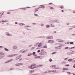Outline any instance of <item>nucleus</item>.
<instances>
[{
	"mask_svg": "<svg viewBox=\"0 0 75 75\" xmlns=\"http://www.w3.org/2000/svg\"><path fill=\"white\" fill-rule=\"evenodd\" d=\"M35 68V64L32 65L30 67V69H34V68Z\"/></svg>",
	"mask_w": 75,
	"mask_h": 75,
	"instance_id": "nucleus-1",
	"label": "nucleus"
},
{
	"mask_svg": "<svg viewBox=\"0 0 75 75\" xmlns=\"http://www.w3.org/2000/svg\"><path fill=\"white\" fill-rule=\"evenodd\" d=\"M23 65V63H17L15 64L16 66H19V65Z\"/></svg>",
	"mask_w": 75,
	"mask_h": 75,
	"instance_id": "nucleus-2",
	"label": "nucleus"
},
{
	"mask_svg": "<svg viewBox=\"0 0 75 75\" xmlns=\"http://www.w3.org/2000/svg\"><path fill=\"white\" fill-rule=\"evenodd\" d=\"M48 42L49 43H50V44H52V43H54V40H50L48 41Z\"/></svg>",
	"mask_w": 75,
	"mask_h": 75,
	"instance_id": "nucleus-3",
	"label": "nucleus"
},
{
	"mask_svg": "<svg viewBox=\"0 0 75 75\" xmlns=\"http://www.w3.org/2000/svg\"><path fill=\"white\" fill-rule=\"evenodd\" d=\"M57 41H58V42H63V40L61 39H57Z\"/></svg>",
	"mask_w": 75,
	"mask_h": 75,
	"instance_id": "nucleus-4",
	"label": "nucleus"
},
{
	"mask_svg": "<svg viewBox=\"0 0 75 75\" xmlns=\"http://www.w3.org/2000/svg\"><path fill=\"white\" fill-rule=\"evenodd\" d=\"M40 8H45V6L44 5H40Z\"/></svg>",
	"mask_w": 75,
	"mask_h": 75,
	"instance_id": "nucleus-5",
	"label": "nucleus"
},
{
	"mask_svg": "<svg viewBox=\"0 0 75 75\" xmlns=\"http://www.w3.org/2000/svg\"><path fill=\"white\" fill-rule=\"evenodd\" d=\"M12 59H10L9 60H8L7 61H6L5 63H8V62H11V61H12Z\"/></svg>",
	"mask_w": 75,
	"mask_h": 75,
	"instance_id": "nucleus-6",
	"label": "nucleus"
},
{
	"mask_svg": "<svg viewBox=\"0 0 75 75\" xmlns=\"http://www.w3.org/2000/svg\"><path fill=\"white\" fill-rule=\"evenodd\" d=\"M37 44L38 45V47H41L42 45L41 43H38Z\"/></svg>",
	"mask_w": 75,
	"mask_h": 75,
	"instance_id": "nucleus-7",
	"label": "nucleus"
},
{
	"mask_svg": "<svg viewBox=\"0 0 75 75\" xmlns=\"http://www.w3.org/2000/svg\"><path fill=\"white\" fill-rule=\"evenodd\" d=\"M21 57V56H18L16 58V59H19V58H20Z\"/></svg>",
	"mask_w": 75,
	"mask_h": 75,
	"instance_id": "nucleus-8",
	"label": "nucleus"
},
{
	"mask_svg": "<svg viewBox=\"0 0 75 75\" xmlns=\"http://www.w3.org/2000/svg\"><path fill=\"white\" fill-rule=\"evenodd\" d=\"M20 25H24L25 24L24 23H19Z\"/></svg>",
	"mask_w": 75,
	"mask_h": 75,
	"instance_id": "nucleus-9",
	"label": "nucleus"
},
{
	"mask_svg": "<svg viewBox=\"0 0 75 75\" xmlns=\"http://www.w3.org/2000/svg\"><path fill=\"white\" fill-rule=\"evenodd\" d=\"M13 48V49H14V50H15V49H16V48H17V46H14Z\"/></svg>",
	"mask_w": 75,
	"mask_h": 75,
	"instance_id": "nucleus-10",
	"label": "nucleus"
},
{
	"mask_svg": "<svg viewBox=\"0 0 75 75\" xmlns=\"http://www.w3.org/2000/svg\"><path fill=\"white\" fill-rule=\"evenodd\" d=\"M56 67V66L55 65H52V66H50V67H51V68H54V67Z\"/></svg>",
	"mask_w": 75,
	"mask_h": 75,
	"instance_id": "nucleus-11",
	"label": "nucleus"
},
{
	"mask_svg": "<svg viewBox=\"0 0 75 75\" xmlns=\"http://www.w3.org/2000/svg\"><path fill=\"white\" fill-rule=\"evenodd\" d=\"M53 38V37L52 36H49V39H52Z\"/></svg>",
	"mask_w": 75,
	"mask_h": 75,
	"instance_id": "nucleus-12",
	"label": "nucleus"
},
{
	"mask_svg": "<svg viewBox=\"0 0 75 75\" xmlns=\"http://www.w3.org/2000/svg\"><path fill=\"white\" fill-rule=\"evenodd\" d=\"M5 51H8V49L6 48H5Z\"/></svg>",
	"mask_w": 75,
	"mask_h": 75,
	"instance_id": "nucleus-13",
	"label": "nucleus"
},
{
	"mask_svg": "<svg viewBox=\"0 0 75 75\" xmlns=\"http://www.w3.org/2000/svg\"><path fill=\"white\" fill-rule=\"evenodd\" d=\"M32 55V54L31 53H30L29 54L28 56H30V55Z\"/></svg>",
	"mask_w": 75,
	"mask_h": 75,
	"instance_id": "nucleus-14",
	"label": "nucleus"
},
{
	"mask_svg": "<svg viewBox=\"0 0 75 75\" xmlns=\"http://www.w3.org/2000/svg\"><path fill=\"white\" fill-rule=\"evenodd\" d=\"M63 70H68V69L67 68H65L63 69Z\"/></svg>",
	"mask_w": 75,
	"mask_h": 75,
	"instance_id": "nucleus-15",
	"label": "nucleus"
},
{
	"mask_svg": "<svg viewBox=\"0 0 75 75\" xmlns=\"http://www.w3.org/2000/svg\"><path fill=\"white\" fill-rule=\"evenodd\" d=\"M38 11V10L37 9H35L34 10V12L35 13V12H36V11Z\"/></svg>",
	"mask_w": 75,
	"mask_h": 75,
	"instance_id": "nucleus-16",
	"label": "nucleus"
},
{
	"mask_svg": "<svg viewBox=\"0 0 75 75\" xmlns=\"http://www.w3.org/2000/svg\"><path fill=\"white\" fill-rule=\"evenodd\" d=\"M40 56H37V57H35V58H40Z\"/></svg>",
	"mask_w": 75,
	"mask_h": 75,
	"instance_id": "nucleus-17",
	"label": "nucleus"
},
{
	"mask_svg": "<svg viewBox=\"0 0 75 75\" xmlns=\"http://www.w3.org/2000/svg\"><path fill=\"white\" fill-rule=\"evenodd\" d=\"M71 61H72V59H69V60H68V61H69V62H71Z\"/></svg>",
	"mask_w": 75,
	"mask_h": 75,
	"instance_id": "nucleus-18",
	"label": "nucleus"
},
{
	"mask_svg": "<svg viewBox=\"0 0 75 75\" xmlns=\"http://www.w3.org/2000/svg\"><path fill=\"white\" fill-rule=\"evenodd\" d=\"M34 72V71L33 70V71H30V73H32V72Z\"/></svg>",
	"mask_w": 75,
	"mask_h": 75,
	"instance_id": "nucleus-19",
	"label": "nucleus"
},
{
	"mask_svg": "<svg viewBox=\"0 0 75 75\" xmlns=\"http://www.w3.org/2000/svg\"><path fill=\"white\" fill-rule=\"evenodd\" d=\"M69 64H67L65 65V67H69Z\"/></svg>",
	"mask_w": 75,
	"mask_h": 75,
	"instance_id": "nucleus-20",
	"label": "nucleus"
},
{
	"mask_svg": "<svg viewBox=\"0 0 75 75\" xmlns=\"http://www.w3.org/2000/svg\"><path fill=\"white\" fill-rule=\"evenodd\" d=\"M46 27L47 28H48L50 27V26H49V25H47Z\"/></svg>",
	"mask_w": 75,
	"mask_h": 75,
	"instance_id": "nucleus-21",
	"label": "nucleus"
},
{
	"mask_svg": "<svg viewBox=\"0 0 75 75\" xmlns=\"http://www.w3.org/2000/svg\"><path fill=\"white\" fill-rule=\"evenodd\" d=\"M6 35H8V36H10V35H11L10 34H8V33H7Z\"/></svg>",
	"mask_w": 75,
	"mask_h": 75,
	"instance_id": "nucleus-22",
	"label": "nucleus"
},
{
	"mask_svg": "<svg viewBox=\"0 0 75 75\" xmlns=\"http://www.w3.org/2000/svg\"><path fill=\"white\" fill-rule=\"evenodd\" d=\"M56 54V52H53V53H52V54Z\"/></svg>",
	"mask_w": 75,
	"mask_h": 75,
	"instance_id": "nucleus-23",
	"label": "nucleus"
},
{
	"mask_svg": "<svg viewBox=\"0 0 75 75\" xmlns=\"http://www.w3.org/2000/svg\"><path fill=\"white\" fill-rule=\"evenodd\" d=\"M60 8H64V6H62L60 7Z\"/></svg>",
	"mask_w": 75,
	"mask_h": 75,
	"instance_id": "nucleus-24",
	"label": "nucleus"
},
{
	"mask_svg": "<svg viewBox=\"0 0 75 75\" xmlns=\"http://www.w3.org/2000/svg\"><path fill=\"white\" fill-rule=\"evenodd\" d=\"M43 48H47V46H45L43 47Z\"/></svg>",
	"mask_w": 75,
	"mask_h": 75,
	"instance_id": "nucleus-25",
	"label": "nucleus"
},
{
	"mask_svg": "<svg viewBox=\"0 0 75 75\" xmlns=\"http://www.w3.org/2000/svg\"><path fill=\"white\" fill-rule=\"evenodd\" d=\"M35 52H33V55H35Z\"/></svg>",
	"mask_w": 75,
	"mask_h": 75,
	"instance_id": "nucleus-26",
	"label": "nucleus"
},
{
	"mask_svg": "<svg viewBox=\"0 0 75 75\" xmlns=\"http://www.w3.org/2000/svg\"><path fill=\"white\" fill-rule=\"evenodd\" d=\"M49 61L50 62H51V61H52V59H50Z\"/></svg>",
	"mask_w": 75,
	"mask_h": 75,
	"instance_id": "nucleus-27",
	"label": "nucleus"
},
{
	"mask_svg": "<svg viewBox=\"0 0 75 75\" xmlns=\"http://www.w3.org/2000/svg\"><path fill=\"white\" fill-rule=\"evenodd\" d=\"M70 43L71 44H74V42H71Z\"/></svg>",
	"mask_w": 75,
	"mask_h": 75,
	"instance_id": "nucleus-28",
	"label": "nucleus"
},
{
	"mask_svg": "<svg viewBox=\"0 0 75 75\" xmlns=\"http://www.w3.org/2000/svg\"><path fill=\"white\" fill-rule=\"evenodd\" d=\"M68 47H66L65 48V50H67V49H68Z\"/></svg>",
	"mask_w": 75,
	"mask_h": 75,
	"instance_id": "nucleus-29",
	"label": "nucleus"
},
{
	"mask_svg": "<svg viewBox=\"0 0 75 75\" xmlns=\"http://www.w3.org/2000/svg\"><path fill=\"white\" fill-rule=\"evenodd\" d=\"M50 8L51 9H54V8H53V7H50Z\"/></svg>",
	"mask_w": 75,
	"mask_h": 75,
	"instance_id": "nucleus-30",
	"label": "nucleus"
},
{
	"mask_svg": "<svg viewBox=\"0 0 75 75\" xmlns=\"http://www.w3.org/2000/svg\"><path fill=\"white\" fill-rule=\"evenodd\" d=\"M2 22H5V21H0V23H2Z\"/></svg>",
	"mask_w": 75,
	"mask_h": 75,
	"instance_id": "nucleus-31",
	"label": "nucleus"
},
{
	"mask_svg": "<svg viewBox=\"0 0 75 75\" xmlns=\"http://www.w3.org/2000/svg\"><path fill=\"white\" fill-rule=\"evenodd\" d=\"M13 57L12 55H9V56H8V57Z\"/></svg>",
	"mask_w": 75,
	"mask_h": 75,
	"instance_id": "nucleus-32",
	"label": "nucleus"
},
{
	"mask_svg": "<svg viewBox=\"0 0 75 75\" xmlns=\"http://www.w3.org/2000/svg\"><path fill=\"white\" fill-rule=\"evenodd\" d=\"M7 13L8 14H10V12H8Z\"/></svg>",
	"mask_w": 75,
	"mask_h": 75,
	"instance_id": "nucleus-33",
	"label": "nucleus"
},
{
	"mask_svg": "<svg viewBox=\"0 0 75 75\" xmlns=\"http://www.w3.org/2000/svg\"><path fill=\"white\" fill-rule=\"evenodd\" d=\"M47 38V39H50V36L48 37Z\"/></svg>",
	"mask_w": 75,
	"mask_h": 75,
	"instance_id": "nucleus-34",
	"label": "nucleus"
},
{
	"mask_svg": "<svg viewBox=\"0 0 75 75\" xmlns=\"http://www.w3.org/2000/svg\"><path fill=\"white\" fill-rule=\"evenodd\" d=\"M34 15H35V16H38V15H37V14H35Z\"/></svg>",
	"mask_w": 75,
	"mask_h": 75,
	"instance_id": "nucleus-35",
	"label": "nucleus"
},
{
	"mask_svg": "<svg viewBox=\"0 0 75 75\" xmlns=\"http://www.w3.org/2000/svg\"><path fill=\"white\" fill-rule=\"evenodd\" d=\"M40 52V50H39L38 51V52Z\"/></svg>",
	"mask_w": 75,
	"mask_h": 75,
	"instance_id": "nucleus-36",
	"label": "nucleus"
},
{
	"mask_svg": "<svg viewBox=\"0 0 75 75\" xmlns=\"http://www.w3.org/2000/svg\"><path fill=\"white\" fill-rule=\"evenodd\" d=\"M27 8H30V7H27Z\"/></svg>",
	"mask_w": 75,
	"mask_h": 75,
	"instance_id": "nucleus-37",
	"label": "nucleus"
},
{
	"mask_svg": "<svg viewBox=\"0 0 75 75\" xmlns=\"http://www.w3.org/2000/svg\"><path fill=\"white\" fill-rule=\"evenodd\" d=\"M42 64H41L40 65V67H42Z\"/></svg>",
	"mask_w": 75,
	"mask_h": 75,
	"instance_id": "nucleus-38",
	"label": "nucleus"
},
{
	"mask_svg": "<svg viewBox=\"0 0 75 75\" xmlns=\"http://www.w3.org/2000/svg\"><path fill=\"white\" fill-rule=\"evenodd\" d=\"M52 4V3H50V4Z\"/></svg>",
	"mask_w": 75,
	"mask_h": 75,
	"instance_id": "nucleus-39",
	"label": "nucleus"
},
{
	"mask_svg": "<svg viewBox=\"0 0 75 75\" xmlns=\"http://www.w3.org/2000/svg\"><path fill=\"white\" fill-rule=\"evenodd\" d=\"M21 60H22V59H19V61H21Z\"/></svg>",
	"mask_w": 75,
	"mask_h": 75,
	"instance_id": "nucleus-40",
	"label": "nucleus"
},
{
	"mask_svg": "<svg viewBox=\"0 0 75 75\" xmlns=\"http://www.w3.org/2000/svg\"><path fill=\"white\" fill-rule=\"evenodd\" d=\"M23 9H24V10H26V8H23Z\"/></svg>",
	"mask_w": 75,
	"mask_h": 75,
	"instance_id": "nucleus-41",
	"label": "nucleus"
},
{
	"mask_svg": "<svg viewBox=\"0 0 75 75\" xmlns=\"http://www.w3.org/2000/svg\"><path fill=\"white\" fill-rule=\"evenodd\" d=\"M64 10H62V12H64Z\"/></svg>",
	"mask_w": 75,
	"mask_h": 75,
	"instance_id": "nucleus-42",
	"label": "nucleus"
},
{
	"mask_svg": "<svg viewBox=\"0 0 75 75\" xmlns=\"http://www.w3.org/2000/svg\"><path fill=\"white\" fill-rule=\"evenodd\" d=\"M15 24H18V23L17 22H15Z\"/></svg>",
	"mask_w": 75,
	"mask_h": 75,
	"instance_id": "nucleus-43",
	"label": "nucleus"
},
{
	"mask_svg": "<svg viewBox=\"0 0 75 75\" xmlns=\"http://www.w3.org/2000/svg\"><path fill=\"white\" fill-rule=\"evenodd\" d=\"M73 67L75 68V65Z\"/></svg>",
	"mask_w": 75,
	"mask_h": 75,
	"instance_id": "nucleus-44",
	"label": "nucleus"
},
{
	"mask_svg": "<svg viewBox=\"0 0 75 75\" xmlns=\"http://www.w3.org/2000/svg\"><path fill=\"white\" fill-rule=\"evenodd\" d=\"M42 26H44V25L43 24H42L41 25Z\"/></svg>",
	"mask_w": 75,
	"mask_h": 75,
	"instance_id": "nucleus-45",
	"label": "nucleus"
},
{
	"mask_svg": "<svg viewBox=\"0 0 75 75\" xmlns=\"http://www.w3.org/2000/svg\"><path fill=\"white\" fill-rule=\"evenodd\" d=\"M3 47L2 46H0V48H2Z\"/></svg>",
	"mask_w": 75,
	"mask_h": 75,
	"instance_id": "nucleus-46",
	"label": "nucleus"
},
{
	"mask_svg": "<svg viewBox=\"0 0 75 75\" xmlns=\"http://www.w3.org/2000/svg\"><path fill=\"white\" fill-rule=\"evenodd\" d=\"M3 14H4V12H3L2 13V15H3Z\"/></svg>",
	"mask_w": 75,
	"mask_h": 75,
	"instance_id": "nucleus-47",
	"label": "nucleus"
},
{
	"mask_svg": "<svg viewBox=\"0 0 75 75\" xmlns=\"http://www.w3.org/2000/svg\"><path fill=\"white\" fill-rule=\"evenodd\" d=\"M33 24H36L35 23H33Z\"/></svg>",
	"mask_w": 75,
	"mask_h": 75,
	"instance_id": "nucleus-48",
	"label": "nucleus"
},
{
	"mask_svg": "<svg viewBox=\"0 0 75 75\" xmlns=\"http://www.w3.org/2000/svg\"><path fill=\"white\" fill-rule=\"evenodd\" d=\"M73 13H75V11H74L73 12Z\"/></svg>",
	"mask_w": 75,
	"mask_h": 75,
	"instance_id": "nucleus-49",
	"label": "nucleus"
},
{
	"mask_svg": "<svg viewBox=\"0 0 75 75\" xmlns=\"http://www.w3.org/2000/svg\"><path fill=\"white\" fill-rule=\"evenodd\" d=\"M73 74V75H75V74H74V73Z\"/></svg>",
	"mask_w": 75,
	"mask_h": 75,
	"instance_id": "nucleus-50",
	"label": "nucleus"
},
{
	"mask_svg": "<svg viewBox=\"0 0 75 75\" xmlns=\"http://www.w3.org/2000/svg\"><path fill=\"white\" fill-rule=\"evenodd\" d=\"M71 48H74V47H71Z\"/></svg>",
	"mask_w": 75,
	"mask_h": 75,
	"instance_id": "nucleus-51",
	"label": "nucleus"
},
{
	"mask_svg": "<svg viewBox=\"0 0 75 75\" xmlns=\"http://www.w3.org/2000/svg\"><path fill=\"white\" fill-rule=\"evenodd\" d=\"M67 43H68V44H69V42H67Z\"/></svg>",
	"mask_w": 75,
	"mask_h": 75,
	"instance_id": "nucleus-52",
	"label": "nucleus"
},
{
	"mask_svg": "<svg viewBox=\"0 0 75 75\" xmlns=\"http://www.w3.org/2000/svg\"><path fill=\"white\" fill-rule=\"evenodd\" d=\"M67 59V58H65V59L66 60V59Z\"/></svg>",
	"mask_w": 75,
	"mask_h": 75,
	"instance_id": "nucleus-53",
	"label": "nucleus"
},
{
	"mask_svg": "<svg viewBox=\"0 0 75 75\" xmlns=\"http://www.w3.org/2000/svg\"><path fill=\"white\" fill-rule=\"evenodd\" d=\"M74 28H75V26H74Z\"/></svg>",
	"mask_w": 75,
	"mask_h": 75,
	"instance_id": "nucleus-54",
	"label": "nucleus"
},
{
	"mask_svg": "<svg viewBox=\"0 0 75 75\" xmlns=\"http://www.w3.org/2000/svg\"><path fill=\"white\" fill-rule=\"evenodd\" d=\"M53 27H54V25H53Z\"/></svg>",
	"mask_w": 75,
	"mask_h": 75,
	"instance_id": "nucleus-55",
	"label": "nucleus"
},
{
	"mask_svg": "<svg viewBox=\"0 0 75 75\" xmlns=\"http://www.w3.org/2000/svg\"><path fill=\"white\" fill-rule=\"evenodd\" d=\"M74 62H75V60H74Z\"/></svg>",
	"mask_w": 75,
	"mask_h": 75,
	"instance_id": "nucleus-56",
	"label": "nucleus"
},
{
	"mask_svg": "<svg viewBox=\"0 0 75 75\" xmlns=\"http://www.w3.org/2000/svg\"><path fill=\"white\" fill-rule=\"evenodd\" d=\"M23 52H24V51H23Z\"/></svg>",
	"mask_w": 75,
	"mask_h": 75,
	"instance_id": "nucleus-57",
	"label": "nucleus"
},
{
	"mask_svg": "<svg viewBox=\"0 0 75 75\" xmlns=\"http://www.w3.org/2000/svg\"><path fill=\"white\" fill-rule=\"evenodd\" d=\"M1 14V13H0V14Z\"/></svg>",
	"mask_w": 75,
	"mask_h": 75,
	"instance_id": "nucleus-58",
	"label": "nucleus"
},
{
	"mask_svg": "<svg viewBox=\"0 0 75 75\" xmlns=\"http://www.w3.org/2000/svg\"><path fill=\"white\" fill-rule=\"evenodd\" d=\"M55 33H56V32H55Z\"/></svg>",
	"mask_w": 75,
	"mask_h": 75,
	"instance_id": "nucleus-59",
	"label": "nucleus"
},
{
	"mask_svg": "<svg viewBox=\"0 0 75 75\" xmlns=\"http://www.w3.org/2000/svg\"><path fill=\"white\" fill-rule=\"evenodd\" d=\"M57 48V47H56V48Z\"/></svg>",
	"mask_w": 75,
	"mask_h": 75,
	"instance_id": "nucleus-60",
	"label": "nucleus"
}]
</instances>
